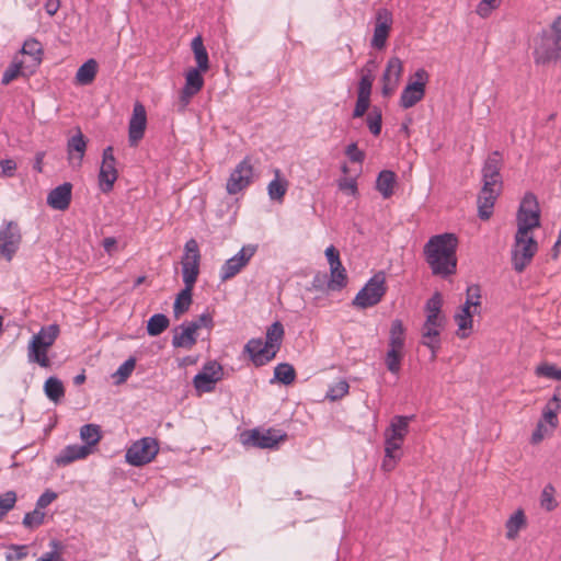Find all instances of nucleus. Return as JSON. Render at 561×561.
Listing matches in <instances>:
<instances>
[{
    "mask_svg": "<svg viewBox=\"0 0 561 561\" xmlns=\"http://www.w3.org/2000/svg\"><path fill=\"white\" fill-rule=\"evenodd\" d=\"M458 239L454 233L435 234L424 245V257L433 275L446 278L457 271Z\"/></svg>",
    "mask_w": 561,
    "mask_h": 561,
    "instance_id": "nucleus-1",
    "label": "nucleus"
},
{
    "mask_svg": "<svg viewBox=\"0 0 561 561\" xmlns=\"http://www.w3.org/2000/svg\"><path fill=\"white\" fill-rule=\"evenodd\" d=\"M284 327L279 321L272 323L266 330V339H252L245 346L244 352L249 354L255 366H263L271 362L280 348L284 339Z\"/></svg>",
    "mask_w": 561,
    "mask_h": 561,
    "instance_id": "nucleus-2",
    "label": "nucleus"
},
{
    "mask_svg": "<svg viewBox=\"0 0 561 561\" xmlns=\"http://www.w3.org/2000/svg\"><path fill=\"white\" fill-rule=\"evenodd\" d=\"M534 58L541 65L561 59V15L554 20L550 31H542L536 37Z\"/></svg>",
    "mask_w": 561,
    "mask_h": 561,
    "instance_id": "nucleus-3",
    "label": "nucleus"
},
{
    "mask_svg": "<svg viewBox=\"0 0 561 561\" xmlns=\"http://www.w3.org/2000/svg\"><path fill=\"white\" fill-rule=\"evenodd\" d=\"M538 251V242L531 233L516 231L514 243L511 250V261L513 268L522 273L531 263L533 257Z\"/></svg>",
    "mask_w": 561,
    "mask_h": 561,
    "instance_id": "nucleus-4",
    "label": "nucleus"
},
{
    "mask_svg": "<svg viewBox=\"0 0 561 561\" xmlns=\"http://www.w3.org/2000/svg\"><path fill=\"white\" fill-rule=\"evenodd\" d=\"M386 291V275L383 272H378L357 293L353 305L360 309L374 307L381 301Z\"/></svg>",
    "mask_w": 561,
    "mask_h": 561,
    "instance_id": "nucleus-5",
    "label": "nucleus"
},
{
    "mask_svg": "<svg viewBox=\"0 0 561 561\" xmlns=\"http://www.w3.org/2000/svg\"><path fill=\"white\" fill-rule=\"evenodd\" d=\"M159 453V443L153 437H142L126 450V461L135 467L151 462Z\"/></svg>",
    "mask_w": 561,
    "mask_h": 561,
    "instance_id": "nucleus-6",
    "label": "nucleus"
},
{
    "mask_svg": "<svg viewBox=\"0 0 561 561\" xmlns=\"http://www.w3.org/2000/svg\"><path fill=\"white\" fill-rule=\"evenodd\" d=\"M517 231L531 233V230L540 226V210L534 194L527 193L517 213Z\"/></svg>",
    "mask_w": 561,
    "mask_h": 561,
    "instance_id": "nucleus-7",
    "label": "nucleus"
},
{
    "mask_svg": "<svg viewBox=\"0 0 561 561\" xmlns=\"http://www.w3.org/2000/svg\"><path fill=\"white\" fill-rule=\"evenodd\" d=\"M374 64L375 62L373 60H370L360 70L362 77L358 82L357 100H356L355 107L353 111L354 118L363 117L370 106V95H371V88H373V83H374V76L371 73V67H374Z\"/></svg>",
    "mask_w": 561,
    "mask_h": 561,
    "instance_id": "nucleus-8",
    "label": "nucleus"
},
{
    "mask_svg": "<svg viewBox=\"0 0 561 561\" xmlns=\"http://www.w3.org/2000/svg\"><path fill=\"white\" fill-rule=\"evenodd\" d=\"M201 253L195 239H190L184 245L182 257V276L184 285L194 286L199 274Z\"/></svg>",
    "mask_w": 561,
    "mask_h": 561,
    "instance_id": "nucleus-9",
    "label": "nucleus"
},
{
    "mask_svg": "<svg viewBox=\"0 0 561 561\" xmlns=\"http://www.w3.org/2000/svg\"><path fill=\"white\" fill-rule=\"evenodd\" d=\"M286 437L287 435L279 430L254 428L242 435V442L244 445H250L262 449H273L276 448L278 444L283 442Z\"/></svg>",
    "mask_w": 561,
    "mask_h": 561,
    "instance_id": "nucleus-10",
    "label": "nucleus"
},
{
    "mask_svg": "<svg viewBox=\"0 0 561 561\" xmlns=\"http://www.w3.org/2000/svg\"><path fill=\"white\" fill-rule=\"evenodd\" d=\"M253 165L251 159L245 157L240 161L229 175L226 190L229 195H236L252 183Z\"/></svg>",
    "mask_w": 561,
    "mask_h": 561,
    "instance_id": "nucleus-11",
    "label": "nucleus"
},
{
    "mask_svg": "<svg viewBox=\"0 0 561 561\" xmlns=\"http://www.w3.org/2000/svg\"><path fill=\"white\" fill-rule=\"evenodd\" d=\"M22 241L19 225L15 221H5L0 229V257L11 261Z\"/></svg>",
    "mask_w": 561,
    "mask_h": 561,
    "instance_id": "nucleus-12",
    "label": "nucleus"
},
{
    "mask_svg": "<svg viewBox=\"0 0 561 561\" xmlns=\"http://www.w3.org/2000/svg\"><path fill=\"white\" fill-rule=\"evenodd\" d=\"M222 366L216 360L204 364L202 370L193 378L194 388L198 392H211L215 385L222 378Z\"/></svg>",
    "mask_w": 561,
    "mask_h": 561,
    "instance_id": "nucleus-13",
    "label": "nucleus"
},
{
    "mask_svg": "<svg viewBox=\"0 0 561 561\" xmlns=\"http://www.w3.org/2000/svg\"><path fill=\"white\" fill-rule=\"evenodd\" d=\"M256 251L255 245H243L240 251L228 259L220 268L221 280L234 277L250 262Z\"/></svg>",
    "mask_w": 561,
    "mask_h": 561,
    "instance_id": "nucleus-14",
    "label": "nucleus"
},
{
    "mask_svg": "<svg viewBox=\"0 0 561 561\" xmlns=\"http://www.w3.org/2000/svg\"><path fill=\"white\" fill-rule=\"evenodd\" d=\"M118 173L116 170V159L113 147L108 146L103 150L102 163L99 173V184L102 192L112 191Z\"/></svg>",
    "mask_w": 561,
    "mask_h": 561,
    "instance_id": "nucleus-15",
    "label": "nucleus"
},
{
    "mask_svg": "<svg viewBox=\"0 0 561 561\" xmlns=\"http://www.w3.org/2000/svg\"><path fill=\"white\" fill-rule=\"evenodd\" d=\"M392 23V13L388 9L381 8L376 12L374 35L370 42L373 48H385Z\"/></svg>",
    "mask_w": 561,
    "mask_h": 561,
    "instance_id": "nucleus-16",
    "label": "nucleus"
},
{
    "mask_svg": "<svg viewBox=\"0 0 561 561\" xmlns=\"http://www.w3.org/2000/svg\"><path fill=\"white\" fill-rule=\"evenodd\" d=\"M403 72V64L398 57H391L386 66L382 73V88L381 93L385 98H388L397 90L401 76Z\"/></svg>",
    "mask_w": 561,
    "mask_h": 561,
    "instance_id": "nucleus-17",
    "label": "nucleus"
},
{
    "mask_svg": "<svg viewBox=\"0 0 561 561\" xmlns=\"http://www.w3.org/2000/svg\"><path fill=\"white\" fill-rule=\"evenodd\" d=\"M146 126V108L140 102H136L128 124V141L130 146H137L144 138Z\"/></svg>",
    "mask_w": 561,
    "mask_h": 561,
    "instance_id": "nucleus-18",
    "label": "nucleus"
},
{
    "mask_svg": "<svg viewBox=\"0 0 561 561\" xmlns=\"http://www.w3.org/2000/svg\"><path fill=\"white\" fill-rule=\"evenodd\" d=\"M502 158L497 151L492 152L485 160L482 168L483 186L502 187V176L500 173Z\"/></svg>",
    "mask_w": 561,
    "mask_h": 561,
    "instance_id": "nucleus-19",
    "label": "nucleus"
},
{
    "mask_svg": "<svg viewBox=\"0 0 561 561\" xmlns=\"http://www.w3.org/2000/svg\"><path fill=\"white\" fill-rule=\"evenodd\" d=\"M87 150V139L80 129L67 141V154L72 168H80Z\"/></svg>",
    "mask_w": 561,
    "mask_h": 561,
    "instance_id": "nucleus-20",
    "label": "nucleus"
},
{
    "mask_svg": "<svg viewBox=\"0 0 561 561\" xmlns=\"http://www.w3.org/2000/svg\"><path fill=\"white\" fill-rule=\"evenodd\" d=\"M197 335L198 334L194 331V327H191L187 322H183L173 330L172 346L175 348L191 350L197 342Z\"/></svg>",
    "mask_w": 561,
    "mask_h": 561,
    "instance_id": "nucleus-21",
    "label": "nucleus"
},
{
    "mask_svg": "<svg viewBox=\"0 0 561 561\" xmlns=\"http://www.w3.org/2000/svg\"><path fill=\"white\" fill-rule=\"evenodd\" d=\"M501 192L499 187L482 186L478 197V213L482 220H488L492 213L494 203Z\"/></svg>",
    "mask_w": 561,
    "mask_h": 561,
    "instance_id": "nucleus-22",
    "label": "nucleus"
},
{
    "mask_svg": "<svg viewBox=\"0 0 561 561\" xmlns=\"http://www.w3.org/2000/svg\"><path fill=\"white\" fill-rule=\"evenodd\" d=\"M72 185L64 183L51 190L47 196V204L57 210H66L71 202Z\"/></svg>",
    "mask_w": 561,
    "mask_h": 561,
    "instance_id": "nucleus-23",
    "label": "nucleus"
},
{
    "mask_svg": "<svg viewBox=\"0 0 561 561\" xmlns=\"http://www.w3.org/2000/svg\"><path fill=\"white\" fill-rule=\"evenodd\" d=\"M92 453L89 446L68 445L56 457L55 462L58 466H68L69 463L87 458Z\"/></svg>",
    "mask_w": 561,
    "mask_h": 561,
    "instance_id": "nucleus-24",
    "label": "nucleus"
},
{
    "mask_svg": "<svg viewBox=\"0 0 561 561\" xmlns=\"http://www.w3.org/2000/svg\"><path fill=\"white\" fill-rule=\"evenodd\" d=\"M48 345H44L41 343L31 340L27 346V360L31 364H37L43 368H49L51 366V360L48 357Z\"/></svg>",
    "mask_w": 561,
    "mask_h": 561,
    "instance_id": "nucleus-25",
    "label": "nucleus"
},
{
    "mask_svg": "<svg viewBox=\"0 0 561 561\" xmlns=\"http://www.w3.org/2000/svg\"><path fill=\"white\" fill-rule=\"evenodd\" d=\"M414 415H397L391 420L390 426L385 431V436L404 440L409 433V424Z\"/></svg>",
    "mask_w": 561,
    "mask_h": 561,
    "instance_id": "nucleus-26",
    "label": "nucleus"
},
{
    "mask_svg": "<svg viewBox=\"0 0 561 561\" xmlns=\"http://www.w3.org/2000/svg\"><path fill=\"white\" fill-rule=\"evenodd\" d=\"M275 179L267 185V194L272 201L282 203L288 190V182L280 178V170H274Z\"/></svg>",
    "mask_w": 561,
    "mask_h": 561,
    "instance_id": "nucleus-27",
    "label": "nucleus"
},
{
    "mask_svg": "<svg viewBox=\"0 0 561 561\" xmlns=\"http://www.w3.org/2000/svg\"><path fill=\"white\" fill-rule=\"evenodd\" d=\"M405 346V329L401 320L396 319L391 322L389 332L388 347L404 351Z\"/></svg>",
    "mask_w": 561,
    "mask_h": 561,
    "instance_id": "nucleus-28",
    "label": "nucleus"
},
{
    "mask_svg": "<svg viewBox=\"0 0 561 561\" xmlns=\"http://www.w3.org/2000/svg\"><path fill=\"white\" fill-rule=\"evenodd\" d=\"M425 95V89L412 85L410 83L403 89L400 96V106L403 108L413 107Z\"/></svg>",
    "mask_w": 561,
    "mask_h": 561,
    "instance_id": "nucleus-29",
    "label": "nucleus"
},
{
    "mask_svg": "<svg viewBox=\"0 0 561 561\" xmlns=\"http://www.w3.org/2000/svg\"><path fill=\"white\" fill-rule=\"evenodd\" d=\"M396 184V173L390 170H383L379 173L376 181V188L381 196L387 199L392 196Z\"/></svg>",
    "mask_w": 561,
    "mask_h": 561,
    "instance_id": "nucleus-30",
    "label": "nucleus"
},
{
    "mask_svg": "<svg viewBox=\"0 0 561 561\" xmlns=\"http://www.w3.org/2000/svg\"><path fill=\"white\" fill-rule=\"evenodd\" d=\"M347 284V273L345 267L342 265L330 266V279L327 283V289L336 291L344 288Z\"/></svg>",
    "mask_w": 561,
    "mask_h": 561,
    "instance_id": "nucleus-31",
    "label": "nucleus"
},
{
    "mask_svg": "<svg viewBox=\"0 0 561 561\" xmlns=\"http://www.w3.org/2000/svg\"><path fill=\"white\" fill-rule=\"evenodd\" d=\"M193 288L194 286L185 285V287L178 294L173 305V313L176 319L190 309L192 305Z\"/></svg>",
    "mask_w": 561,
    "mask_h": 561,
    "instance_id": "nucleus-32",
    "label": "nucleus"
},
{
    "mask_svg": "<svg viewBox=\"0 0 561 561\" xmlns=\"http://www.w3.org/2000/svg\"><path fill=\"white\" fill-rule=\"evenodd\" d=\"M476 312L468 308V306H462L459 312L455 314V321L458 325V335L460 337H467L469 335V331L472 328V317Z\"/></svg>",
    "mask_w": 561,
    "mask_h": 561,
    "instance_id": "nucleus-33",
    "label": "nucleus"
},
{
    "mask_svg": "<svg viewBox=\"0 0 561 561\" xmlns=\"http://www.w3.org/2000/svg\"><path fill=\"white\" fill-rule=\"evenodd\" d=\"M192 50L194 53V57L197 64L198 70L205 72L209 68L208 53L203 44L202 36H196L193 38L191 44Z\"/></svg>",
    "mask_w": 561,
    "mask_h": 561,
    "instance_id": "nucleus-34",
    "label": "nucleus"
},
{
    "mask_svg": "<svg viewBox=\"0 0 561 561\" xmlns=\"http://www.w3.org/2000/svg\"><path fill=\"white\" fill-rule=\"evenodd\" d=\"M98 71V62L94 59H89L82 64L76 73V81L81 85L90 84Z\"/></svg>",
    "mask_w": 561,
    "mask_h": 561,
    "instance_id": "nucleus-35",
    "label": "nucleus"
},
{
    "mask_svg": "<svg viewBox=\"0 0 561 561\" xmlns=\"http://www.w3.org/2000/svg\"><path fill=\"white\" fill-rule=\"evenodd\" d=\"M442 327L423 325L422 343L432 351V359H435L436 353L439 348V329Z\"/></svg>",
    "mask_w": 561,
    "mask_h": 561,
    "instance_id": "nucleus-36",
    "label": "nucleus"
},
{
    "mask_svg": "<svg viewBox=\"0 0 561 561\" xmlns=\"http://www.w3.org/2000/svg\"><path fill=\"white\" fill-rule=\"evenodd\" d=\"M60 329L57 324H49L46 327H42L41 330L32 336L31 340H34L37 343L48 345L51 347L59 336Z\"/></svg>",
    "mask_w": 561,
    "mask_h": 561,
    "instance_id": "nucleus-37",
    "label": "nucleus"
},
{
    "mask_svg": "<svg viewBox=\"0 0 561 561\" xmlns=\"http://www.w3.org/2000/svg\"><path fill=\"white\" fill-rule=\"evenodd\" d=\"M403 358L404 351L388 347L385 356V365L392 375L398 376L401 370V363Z\"/></svg>",
    "mask_w": 561,
    "mask_h": 561,
    "instance_id": "nucleus-38",
    "label": "nucleus"
},
{
    "mask_svg": "<svg viewBox=\"0 0 561 561\" xmlns=\"http://www.w3.org/2000/svg\"><path fill=\"white\" fill-rule=\"evenodd\" d=\"M170 321L163 313H156L150 317L147 323V332L150 336H157L168 329Z\"/></svg>",
    "mask_w": 561,
    "mask_h": 561,
    "instance_id": "nucleus-39",
    "label": "nucleus"
},
{
    "mask_svg": "<svg viewBox=\"0 0 561 561\" xmlns=\"http://www.w3.org/2000/svg\"><path fill=\"white\" fill-rule=\"evenodd\" d=\"M80 438L85 443L83 446L96 445L101 439V427L96 424H85L80 428Z\"/></svg>",
    "mask_w": 561,
    "mask_h": 561,
    "instance_id": "nucleus-40",
    "label": "nucleus"
},
{
    "mask_svg": "<svg viewBox=\"0 0 561 561\" xmlns=\"http://www.w3.org/2000/svg\"><path fill=\"white\" fill-rule=\"evenodd\" d=\"M526 519L522 510L516 511L506 522V538L515 539L522 527L525 526Z\"/></svg>",
    "mask_w": 561,
    "mask_h": 561,
    "instance_id": "nucleus-41",
    "label": "nucleus"
},
{
    "mask_svg": "<svg viewBox=\"0 0 561 561\" xmlns=\"http://www.w3.org/2000/svg\"><path fill=\"white\" fill-rule=\"evenodd\" d=\"M45 394L54 402H58L65 396L62 382L56 377H49L44 385Z\"/></svg>",
    "mask_w": 561,
    "mask_h": 561,
    "instance_id": "nucleus-42",
    "label": "nucleus"
},
{
    "mask_svg": "<svg viewBox=\"0 0 561 561\" xmlns=\"http://www.w3.org/2000/svg\"><path fill=\"white\" fill-rule=\"evenodd\" d=\"M295 378L296 371L290 364L280 363L274 368V379L284 385L293 383Z\"/></svg>",
    "mask_w": 561,
    "mask_h": 561,
    "instance_id": "nucleus-43",
    "label": "nucleus"
},
{
    "mask_svg": "<svg viewBox=\"0 0 561 561\" xmlns=\"http://www.w3.org/2000/svg\"><path fill=\"white\" fill-rule=\"evenodd\" d=\"M204 85V79L198 69H190L185 75V85L183 89L198 93Z\"/></svg>",
    "mask_w": 561,
    "mask_h": 561,
    "instance_id": "nucleus-44",
    "label": "nucleus"
},
{
    "mask_svg": "<svg viewBox=\"0 0 561 561\" xmlns=\"http://www.w3.org/2000/svg\"><path fill=\"white\" fill-rule=\"evenodd\" d=\"M135 367H136V358L135 357H129L128 359H126L112 376L115 380L114 381L115 385L124 383L129 378V376L134 371Z\"/></svg>",
    "mask_w": 561,
    "mask_h": 561,
    "instance_id": "nucleus-45",
    "label": "nucleus"
},
{
    "mask_svg": "<svg viewBox=\"0 0 561 561\" xmlns=\"http://www.w3.org/2000/svg\"><path fill=\"white\" fill-rule=\"evenodd\" d=\"M21 53L31 56L37 64L41 62L43 54L42 45L35 38H28L24 42Z\"/></svg>",
    "mask_w": 561,
    "mask_h": 561,
    "instance_id": "nucleus-46",
    "label": "nucleus"
},
{
    "mask_svg": "<svg viewBox=\"0 0 561 561\" xmlns=\"http://www.w3.org/2000/svg\"><path fill=\"white\" fill-rule=\"evenodd\" d=\"M535 374L538 377L561 380V369H559L554 364L542 363L536 367Z\"/></svg>",
    "mask_w": 561,
    "mask_h": 561,
    "instance_id": "nucleus-47",
    "label": "nucleus"
},
{
    "mask_svg": "<svg viewBox=\"0 0 561 561\" xmlns=\"http://www.w3.org/2000/svg\"><path fill=\"white\" fill-rule=\"evenodd\" d=\"M481 288L479 285H470L466 291V302L463 306H468V308L472 309L473 312H477V309L481 305Z\"/></svg>",
    "mask_w": 561,
    "mask_h": 561,
    "instance_id": "nucleus-48",
    "label": "nucleus"
},
{
    "mask_svg": "<svg viewBox=\"0 0 561 561\" xmlns=\"http://www.w3.org/2000/svg\"><path fill=\"white\" fill-rule=\"evenodd\" d=\"M366 123L369 131L374 136H378L381 131L382 115L378 107H374L367 115Z\"/></svg>",
    "mask_w": 561,
    "mask_h": 561,
    "instance_id": "nucleus-49",
    "label": "nucleus"
},
{
    "mask_svg": "<svg viewBox=\"0 0 561 561\" xmlns=\"http://www.w3.org/2000/svg\"><path fill=\"white\" fill-rule=\"evenodd\" d=\"M350 386L346 380H340L331 386L325 394V398L331 401H336L348 393Z\"/></svg>",
    "mask_w": 561,
    "mask_h": 561,
    "instance_id": "nucleus-50",
    "label": "nucleus"
},
{
    "mask_svg": "<svg viewBox=\"0 0 561 561\" xmlns=\"http://www.w3.org/2000/svg\"><path fill=\"white\" fill-rule=\"evenodd\" d=\"M16 503V493L7 491L0 495V520L5 516Z\"/></svg>",
    "mask_w": 561,
    "mask_h": 561,
    "instance_id": "nucleus-51",
    "label": "nucleus"
},
{
    "mask_svg": "<svg viewBox=\"0 0 561 561\" xmlns=\"http://www.w3.org/2000/svg\"><path fill=\"white\" fill-rule=\"evenodd\" d=\"M191 327H194V331L198 334L202 329L210 331L214 328V319L209 312H204L192 321H186Z\"/></svg>",
    "mask_w": 561,
    "mask_h": 561,
    "instance_id": "nucleus-52",
    "label": "nucleus"
},
{
    "mask_svg": "<svg viewBox=\"0 0 561 561\" xmlns=\"http://www.w3.org/2000/svg\"><path fill=\"white\" fill-rule=\"evenodd\" d=\"M44 518L45 513L42 510L35 507L34 511L28 512L24 515L23 525L26 528H35L44 523Z\"/></svg>",
    "mask_w": 561,
    "mask_h": 561,
    "instance_id": "nucleus-53",
    "label": "nucleus"
},
{
    "mask_svg": "<svg viewBox=\"0 0 561 561\" xmlns=\"http://www.w3.org/2000/svg\"><path fill=\"white\" fill-rule=\"evenodd\" d=\"M540 504L541 507L548 512L557 507V502L554 500V488L551 484H548L543 488L541 492Z\"/></svg>",
    "mask_w": 561,
    "mask_h": 561,
    "instance_id": "nucleus-54",
    "label": "nucleus"
},
{
    "mask_svg": "<svg viewBox=\"0 0 561 561\" xmlns=\"http://www.w3.org/2000/svg\"><path fill=\"white\" fill-rule=\"evenodd\" d=\"M501 0H480L477 5L476 12L479 16L485 19L492 11L500 7Z\"/></svg>",
    "mask_w": 561,
    "mask_h": 561,
    "instance_id": "nucleus-55",
    "label": "nucleus"
},
{
    "mask_svg": "<svg viewBox=\"0 0 561 561\" xmlns=\"http://www.w3.org/2000/svg\"><path fill=\"white\" fill-rule=\"evenodd\" d=\"M22 71V62L13 61L3 72L1 83L7 85L16 79Z\"/></svg>",
    "mask_w": 561,
    "mask_h": 561,
    "instance_id": "nucleus-56",
    "label": "nucleus"
},
{
    "mask_svg": "<svg viewBox=\"0 0 561 561\" xmlns=\"http://www.w3.org/2000/svg\"><path fill=\"white\" fill-rule=\"evenodd\" d=\"M402 444H403L402 440L385 436V454L387 455V457H392V456L401 457V454L399 451L402 447Z\"/></svg>",
    "mask_w": 561,
    "mask_h": 561,
    "instance_id": "nucleus-57",
    "label": "nucleus"
},
{
    "mask_svg": "<svg viewBox=\"0 0 561 561\" xmlns=\"http://www.w3.org/2000/svg\"><path fill=\"white\" fill-rule=\"evenodd\" d=\"M50 547L54 549L50 552L44 553L37 561H62L61 554L58 551L61 549V545L58 540H51Z\"/></svg>",
    "mask_w": 561,
    "mask_h": 561,
    "instance_id": "nucleus-58",
    "label": "nucleus"
},
{
    "mask_svg": "<svg viewBox=\"0 0 561 561\" xmlns=\"http://www.w3.org/2000/svg\"><path fill=\"white\" fill-rule=\"evenodd\" d=\"M442 297L438 293L434 294L426 302L425 309L427 314H438L440 316L442 309Z\"/></svg>",
    "mask_w": 561,
    "mask_h": 561,
    "instance_id": "nucleus-59",
    "label": "nucleus"
},
{
    "mask_svg": "<svg viewBox=\"0 0 561 561\" xmlns=\"http://www.w3.org/2000/svg\"><path fill=\"white\" fill-rule=\"evenodd\" d=\"M345 154L352 162L362 163L365 159V152L358 149L356 142H352L346 147Z\"/></svg>",
    "mask_w": 561,
    "mask_h": 561,
    "instance_id": "nucleus-60",
    "label": "nucleus"
},
{
    "mask_svg": "<svg viewBox=\"0 0 561 561\" xmlns=\"http://www.w3.org/2000/svg\"><path fill=\"white\" fill-rule=\"evenodd\" d=\"M413 78L414 80L409 82L410 84L425 89L430 79V75L425 69L420 68L415 71Z\"/></svg>",
    "mask_w": 561,
    "mask_h": 561,
    "instance_id": "nucleus-61",
    "label": "nucleus"
},
{
    "mask_svg": "<svg viewBox=\"0 0 561 561\" xmlns=\"http://www.w3.org/2000/svg\"><path fill=\"white\" fill-rule=\"evenodd\" d=\"M545 421L552 427L556 428L558 425V410L551 407V403H547L543 410Z\"/></svg>",
    "mask_w": 561,
    "mask_h": 561,
    "instance_id": "nucleus-62",
    "label": "nucleus"
},
{
    "mask_svg": "<svg viewBox=\"0 0 561 561\" xmlns=\"http://www.w3.org/2000/svg\"><path fill=\"white\" fill-rule=\"evenodd\" d=\"M57 499V493L46 490L37 500L36 507L43 510L50 505Z\"/></svg>",
    "mask_w": 561,
    "mask_h": 561,
    "instance_id": "nucleus-63",
    "label": "nucleus"
},
{
    "mask_svg": "<svg viewBox=\"0 0 561 561\" xmlns=\"http://www.w3.org/2000/svg\"><path fill=\"white\" fill-rule=\"evenodd\" d=\"M16 170V163L12 159H5L0 161V174L3 176H12Z\"/></svg>",
    "mask_w": 561,
    "mask_h": 561,
    "instance_id": "nucleus-64",
    "label": "nucleus"
}]
</instances>
